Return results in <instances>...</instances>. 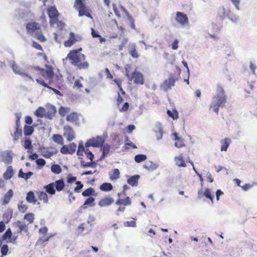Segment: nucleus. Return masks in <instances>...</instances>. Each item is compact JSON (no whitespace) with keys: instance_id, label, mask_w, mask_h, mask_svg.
Here are the masks:
<instances>
[{"instance_id":"f257e3e1","label":"nucleus","mask_w":257,"mask_h":257,"mask_svg":"<svg viewBox=\"0 0 257 257\" xmlns=\"http://www.w3.org/2000/svg\"><path fill=\"white\" fill-rule=\"evenodd\" d=\"M227 100V96L225 94L223 87L220 84H218L216 87V93L213 97L210 104V109L212 108L214 112L218 114L219 108L223 107Z\"/></svg>"},{"instance_id":"f03ea898","label":"nucleus","mask_w":257,"mask_h":257,"mask_svg":"<svg viewBox=\"0 0 257 257\" xmlns=\"http://www.w3.org/2000/svg\"><path fill=\"white\" fill-rule=\"evenodd\" d=\"M82 48L78 49L73 50L68 54L67 58L71 63L74 66L77 67L79 69H87L89 67V64L87 62H82L85 59V56L81 53Z\"/></svg>"},{"instance_id":"7ed1b4c3","label":"nucleus","mask_w":257,"mask_h":257,"mask_svg":"<svg viewBox=\"0 0 257 257\" xmlns=\"http://www.w3.org/2000/svg\"><path fill=\"white\" fill-rule=\"evenodd\" d=\"M27 34L35 37L41 42L46 41V38L42 33L40 25L35 22H28L26 24Z\"/></svg>"},{"instance_id":"20e7f679","label":"nucleus","mask_w":257,"mask_h":257,"mask_svg":"<svg viewBox=\"0 0 257 257\" xmlns=\"http://www.w3.org/2000/svg\"><path fill=\"white\" fill-rule=\"evenodd\" d=\"M9 65L15 74L20 75L22 78H27V80L34 81L33 78L18 65L15 60H11L9 62Z\"/></svg>"},{"instance_id":"39448f33","label":"nucleus","mask_w":257,"mask_h":257,"mask_svg":"<svg viewBox=\"0 0 257 257\" xmlns=\"http://www.w3.org/2000/svg\"><path fill=\"white\" fill-rule=\"evenodd\" d=\"M104 142V138L101 136H97L96 138H93L88 140L85 143V147H100L102 146Z\"/></svg>"},{"instance_id":"423d86ee","label":"nucleus","mask_w":257,"mask_h":257,"mask_svg":"<svg viewBox=\"0 0 257 257\" xmlns=\"http://www.w3.org/2000/svg\"><path fill=\"white\" fill-rule=\"evenodd\" d=\"M175 21L183 28L188 26L189 25V20L187 16L182 12H177L176 13Z\"/></svg>"},{"instance_id":"0eeeda50","label":"nucleus","mask_w":257,"mask_h":257,"mask_svg":"<svg viewBox=\"0 0 257 257\" xmlns=\"http://www.w3.org/2000/svg\"><path fill=\"white\" fill-rule=\"evenodd\" d=\"M39 151L41 155L46 158H50L53 155L57 153V150L53 148L40 147Z\"/></svg>"},{"instance_id":"6e6552de","label":"nucleus","mask_w":257,"mask_h":257,"mask_svg":"<svg viewBox=\"0 0 257 257\" xmlns=\"http://www.w3.org/2000/svg\"><path fill=\"white\" fill-rule=\"evenodd\" d=\"M64 131L63 136L68 141H71L75 138L74 132L70 126L65 125L64 126Z\"/></svg>"},{"instance_id":"1a4fd4ad","label":"nucleus","mask_w":257,"mask_h":257,"mask_svg":"<svg viewBox=\"0 0 257 257\" xmlns=\"http://www.w3.org/2000/svg\"><path fill=\"white\" fill-rule=\"evenodd\" d=\"M176 79L174 77H170L166 80L161 86V89L164 91H167L171 86H174Z\"/></svg>"},{"instance_id":"9d476101","label":"nucleus","mask_w":257,"mask_h":257,"mask_svg":"<svg viewBox=\"0 0 257 257\" xmlns=\"http://www.w3.org/2000/svg\"><path fill=\"white\" fill-rule=\"evenodd\" d=\"M81 37L80 36H76L74 33L70 32L69 34V39L65 42L64 45L65 47H69L75 43L77 41H79Z\"/></svg>"},{"instance_id":"9b49d317","label":"nucleus","mask_w":257,"mask_h":257,"mask_svg":"<svg viewBox=\"0 0 257 257\" xmlns=\"http://www.w3.org/2000/svg\"><path fill=\"white\" fill-rule=\"evenodd\" d=\"M2 161L6 164H10L12 163L13 156L11 151H4L1 153Z\"/></svg>"},{"instance_id":"f8f14e48","label":"nucleus","mask_w":257,"mask_h":257,"mask_svg":"<svg viewBox=\"0 0 257 257\" xmlns=\"http://www.w3.org/2000/svg\"><path fill=\"white\" fill-rule=\"evenodd\" d=\"M134 80V83L136 84H143L144 83V77L140 72L135 71L133 73L130 81Z\"/></svg>"},{"instance_id":"ddd939ff","label":"nucleus","mask_w":257,"mask_h":257,"mask_svg":"<svg viewBox=\"0 0 257 257\" xmlns=\"http://www.w3.org/2000/svg\"><path fill=\"white\" fill-rule=\"evenodd\" d=\"M74 7L75 9L77 10L79 12V17L83 16V11H86V7L84 4L82 2V0H75Z\"/></svg>"},{"instance_id":"4468645a","label":"nucleus","mask_w":257,"mask_h":257,"mask_svg":"<svg viewBox=\"0 0 257 257\" xmlns=\"http://www.w3.org/2000/svg\"><path fill=\"white\" fill-rule=\"evenodd\" d=\"M47 111H46L45 118L52 119L56 113V108L55 106L49 104L47 106Z\"/></svg>"},{"instance_id":"2eb2a0df","label":"nucleus","mask_w":257,"mask_h":257,"mask_svg":"<svg viewBox=\"0 0 257 257\" xmlns=\"http://www.w3.org/2000/svg\"><path fill=\"white\" fill-rule=\"evenodd\" d=\"M230 10L225 9L223 7H220L217 11V17L221 20L226 19L230 14Z\"/></svg>"},{"instance_id":"dca6fc26","label":"nucleus","mask_w":257,"mask_h":257,"mask_svg":"<svg viewBox=\"0 0 257 257\" xmlns=\"http://www.w3.org/2000/svg\"><path fill=\"white\" fill-rule=\"evenodd\" d=\"M154 132L156 133L157 140H161L163 137V131L162 124L160 122H158L155 124Z\"/></svg>"},{"instance_id":"f3484780","label":"nucleus","mask_w":257,"mask_h":257,"mask_svg":"<svg viewBox=\"0 0 257 257\" xmlns=\"http://www.w3.org/2000/svg\"><path fill=\"white\" fill-rule=\"evenodd\" d=\"M140 178L139 175H135L127 180V183L132 187H136L138 184V180Z\"/></svg>"},{"instance_id":"a211bd4d","label":"nucleus","mask_w":257,"mask_h":257,"mask_svg":"<svg viewBox=\"0 0 257 257\" xmlns=\"http://www.w3.org/2000/svg\"><path fill=\"white\" fill-rule=\"evenodd\" d=\"M114 200L111 197H106L105 198L101 199L98 202V205L100 207H105L109 206L113 202Z\"/></svg>"},{"instance_id":"6ab92c4d","label":"nucleus","mask_w":257,"mask_h":257,"mask_svg":"<svg viewBox=\"0 0 257 257\" xmlns=\"http://www.w3.org/2000/svg\"><path fill=\"white\" fill-rule=\"evenodd\" d=\"M16 226L19 228V230H18V233H21L22 231H24L26 233H28V225L26 224L25 223L21 221H18L16 222Z\"/></svg>"},{"instance_id":"aec40b11","label":"nucleus","mask_w":257,"mask_h":257,"mask_svg":"<svg viewBox=\"0 0 257 257\" xmlns=\"http://www.w3.org/2000/svg\"><path fill=\"white\" fill-rule=\"evenodd\" d=\"M26 199L29 203H33L34 204H36V202H37V200L35 197L34 193L32 191L27 193Z\"/></svg>"},{"instance_id":"412c9836","label":"nucleus","mask_w":257,"mask_h":257,"mask_svg":"<svg viewBox=\"0 0 257 257\" xmlns=\"http://www.w3.org/2000/svg\"><path fill=\"white\" fill-rule=\"evenodd\" d=\"M47 14L50 19L56 18L59 15V13L56 8L54 7H51L48 9Z\"/></svg>"},{"instance_id":"4be33fe9","label":"nucleus","mask_w":257,"mask_h":257,"mask_svg":"<svg viewBox=\"0 0 257 257\" xmlns=\"http://www.w3.org/2000/svg\"><path fill=\"white\" fill-rule=\"evenodd\" d=\"M46 192L51 195H54L56 193V190L55 189L54 183H51L47 185L44 187Z\"/></svg>"},{"instance_id":"5701e85b","label":"nucleus","mask_w":257,"mask_h":257,"mask_svg":"<svg viewBox=\"0 0 257 257\" xmlns=\"http://www.w3.org/2000/svg\"><path fill=\"white\" fill-rule=\"evenodd\" d=\"M221 151H226L230 143L231 140L228 138H226L224 140H221Z\"/></svg>"},{"instance_id":"b1692460","label":"nucleus","mask_w":257,"mask_h":257,"mask_svg":"<svg viewBox=\"0 0 257 257\" xmlns=\"http://www.w3.org/2000/svg\"><path fill=\"white\" fill-rule=\"evenodd\" d=\"M132 201L129 197H126L125 199H120V197L117 200L115 204L117 205H123L127 206L131 204Z\"/></svg>"},{"instance_id":"393cba45","label":"nucleus","mask_w":257,"mask_h":257,"mask_svg":"<svg viewBox=\"0 0 257 257\" xmlns=\"http://www.w3.org/2000/svg\"><path fill=\"white\" fill-rule=\"evenodd\" d=\"M14 175V170L12 166H9L4 174V178L5 180L10 179Z\"/></svg>"},{"instance_id":"a878e982","label":"nucleus","mask_w":257,"mask_h":257,"mask_svg":"<svg viewBox=\"0 0 257 257\" xmlns=\"http://www.w3.org/2000/svg\"><path fill=\"white\" fill-rule=\"evenodd\" d=\"M94 198L93 197H89L84 202V204L80 207V209H86L87 206L93 207L95 205Z\"/></svg>"},{"instance_id":"bb28decb","label":"nucleus","mask_w":257,"mask_h":257,"mask_svg":"<svg viewBox=\"0 0 257 257\" xmlns=\"http://www.w3.org/2000/svg\"><path fill=\"white\" fill-rule=\"evenodd\" d=\"M78 120V114L76 112H72L67 116L66 120L70 122H76Z\"/></svg>"},{"instance_id":"cd10ccee","label":"nucleus","mask_w":257,"mask_h":257,"mask_svg":"<svg viewBox=\"0 0 257 257\" xmlns=\"http://www.w3.org/2000/svg\"><path fill=\"white\" fill-rule=\"evenodd\" d=\"M159 166L157 164L153 163L151 161L147 162L144 165V168L148 170L154 171L158 168Z\"/></svg>"},{"instance_id":"c85d7f7f","label":"nucleus","mask_w":257,"mask_h":257,"mask_svg":"<svg viewBox=\"0 0 257 257\" xmlns=\"http://www.w3.org/2000/svg\"><path fill=\"white\" fill-rule=\"evenodd\" d=\"M55 187L57 191H62L65 186L64 181L63 179H60L55 182Z\"/></svg>"},{"instance_id":"c756f323","label":"nucleus","mask_w":257,"mask_h":257,"mask_svg":"<svg viewBox=\"0 0 257 257\" xmlns=\"http://www.w3.org/2000/svg\"><path fill=\"white\" fill-rule=\"evenodd\" d=\"M33 173L32 172H29L25 173L23 172L22 169H20L19 172L18 177L19 178H23L25 180H28L33 175Z\"/></svg>"},{"instance_id":"7c9ffc66","label":"nucleus","mask_w":257,"mask_h":257,"mask_svg":"<svg viewBox=\"0 0 257 257\" xmlns=\"http://www.w3.org/2000/svg\"><path fill=\"white\" fill-rule=\"evenodd\" d=\"M13 196V191L12 189H10L6 193V194L4 196L3 204L4 205L7 204L10 202Z\"/></svg>"},{"instance_id":"2f4dec72","label":"nucleus","mask_w":257,"mask_h":257,"mask_svg":"<svg viewBox=\"0 0 257 257\" xmlns=\"http://www.w3.org/2000/svg\"><path fill=\"white\" fill-rule=\"evenodd\" d=\"M227 19L235 24H237L239 21V16L232 13L231 11H230V14L228 15Z\"/></svg>"},{"instance_id":"473e14b6","label":"nucleus","mask_w":257,"mask_h":257,"mask_svg":"<svg viewBox=\"0 0 257 257\" xmlns=\"http://www.w3.org/2000/svg\"><path fill=\"white\" fill-rule=\"evenodd\" d=\"M175 161L176 164L179 167H185L186 166L185 161L183 160L182 155H180L178 157H176L175 158Z\"/></svg>"},{"instance_id":"72a5a7b5","label":"nucleus","mask_w":257,"mask_h":257,"mask_svg":"<svg viewBox=\"0 0 257 257\" xmlns=\"http://www.w3.org/2000/svg\"><path fill=\"white\" fill-rule=\"evenodd\" d=\"M46 113V109L42 107H39L35 111V115L39 117H45Z\"/></svg>"},{"instance_id":"f704fd0d","label":"nucleus","mask_w":257,"mask_h":257,"mask_svg":"<svg viewBox=\"0 0 257 257\" xmlns=\"http://www.w3.org/2000/svg\"><path fill=\"white\" fill-rule=\"evenodd\" d=\"M113 188L112 185L110 183H104L100 186V189L103 191H109Z\"/></svg>"},{"instance_id":"c9c22d12","label":"nucleus","mask_w":257,"mask_h":257,"mask_svg":"<svg viewBox=\"0 0 257 257\" xmlns=\"http://www.w3.org/2000/svg\"><path fill=\"white\" fill-rule=\"evenodd\" d=\"M120 172L118 169H114L112 174L109 173V177L111 180H116L119 178Z\"/></svg>"},{"instance_id":"e433bc0d","label":"nucleus","mask_w":257,"mask_h":257,"mask_svg":"<svg viewBox=\"0 0 257 257\" xmlns=\"http://www.w3.org/2000/svg\"><path fill=\"white\" fill-rule=\"evenodd\" d=\"M34 132V128L32 126L25 125L24 128V134L26 136L31 135Z\"/></svg>"},{"instance_id":"4c0bfd02","label":"nucleus","mask_w":257,"mask_h":257,"mask_svg":"<svg viewBox=\"0 0 257 257\" xmlns=\"http://www.w3.org/2000/svg\"><path fill=\"white\" fill-rule=\"evenodd\" d=\"M81 165L83 168H86V167H92L94 168L95 166L96 163L94 162H92L91 161L90 162H87L85 163L82 158H81Z\"/></svg>"},{"instance_id":"58836bf2","label":"nucleus","mask_w":257,"mask_h":257,"mask_svg":"<svg viewBox=\"0 0 257 257\" xmlns=\"http://www.w3.org/2000/svg\"><path fill=\"white\" fill-rule=\"evenodd\" d=\"M70 108L68 107H65L63 106H61L59 107L58 112L59 114L61 116H64L65 115H66L67 113H68L70 112Z\"/></svg>"},{"instance_id":"ea45409f","label":"nucleus","mask_w":257,"mask_h":257,"mask_svg":"<svg viewBox=\"0 0 257 257\" xmlns=\"http://www.w3.org/2000/svg\"><path fill=\"white\" fill-rule=\"evenodd\" d=\"M39 199L43 200L44 203L48 204L49 203L48 197L47 193L44 191H41L38 196Z\"/></svg>"},{"instance_id":"a19ab883","label":"nucleus","mask_w":257,"mask_h":257,"mask_svg":"<svg viewBox=\"0 0 257 257\" xmlns=\"http://www.w3.org/2000/svg\"><path fill=\"white\" fill-rule=\"evenodd\" d=\"M51 170L53 173L56 174H59L62 171V169L60 166L58 164H54L52 165Z\"/></svg>"},{"instance_id":"79ce46f5","label":"nucleus","mask_w":257,"mask_h":257,"mask_svg":"<svg viewBox=\"0 0 257 257\" xmlns=\"http://www.w3.org/2000/svg\"><path fill=\"white\" fill-rule=\"evenodd\" d=\"M167 114L173 119H176L178 118V111L176 109H173L172 111L168 109L167 111Z\"/></svg>"},{"instance_id":"37998d69","label":"nucleus","mask_w":257,"mask_h":257,"mask_svg":"<svg viewBox=\"0 0 257 257\" xmlns=\"http://www.w3.org/2000/svg\"><path fill=\"white\" fill-rule=\"evenodd\" d=\"M22 135V128L16 129V131L13 135V140L14 141H17Z\"/></svg>"},{"instance_id":"c03bdc74","label":"nucleus","mask_w":257,"mask_h":257,"mask_svg":"<svg viewBox=\"0 0 257 257\" xmlns=\"http://www.w3.org/2000/svg\"><path fill=\"white\" fill-rule=\"evenodd\" d=\"M94 193V190L93 188L90 187L84 190L82 193V195L84 197H88L93 195Z\"/></svg>"},{"instance_id":"a18cd8bd","label":"nucleus","mask_w":257,"mask_h":257,"mask_svg":"<svg viewBox=\"0 0 257 257\" xmlns=\"http://www.w3.org/2000/svg\"><path fill=\"white\" fill-rule=\"evenodd\" d=\"M147 159V156L144 154H138L135 156V161L137 163H141Z\"/></svg>"},{"instance_id":"49530a36","label":"nucleus","mask_w":257,"mask_h":257,"mask_svg":"<svg viewBox=\"0 0 257 257\" xmlns=\"http://www.w3.org/2000/svg\"><path fill=\"white\" fill-rule=\"evenodd\" d=\"M53 140L55 142L59 144L62 145L63 143V139L60 135H54L53 136Z\"/></svg>"},{"instance_id":"de8ad7c7","label":"nucleus","mask_w":257,"mask_h":257,"mask_svg":"<svg viewBox=\"0 0 257 257\" xmlns=\"http://www.w3.org/2000/svg\"><path fill=\"white\" fill-rule=\"evenodd\" d=\"M24 146L26 149L28 150V152L30 153L29 150H32L33 148L31 140L29 139H26Z\"/></svg>"},{"instance_id":"09e8293b","label":"nucleus","mask_w":257,"mask_h":257,"mask_svg":"<svg viewBox=\"0 0 257 257\" xmlns=\"http://www.w3.org/2000/svg\"><path fill=\"white\" fill-rule=\"evenodd\" d=\"M12 236V233L11 230L10 228H8L2 236L3 240H7L8 239L10 240Z\"/></svg>"},{"instance_id":"8fccbe9b","label":"nucleus","mask_w":257,"mask_h":257,"mask_svg":"<svg viewBox=\"0 0 257 257\" xmlns=\"http://www.w3.org/2000/svg\"><path fill=\"white\" fill-rule=\"evenodd\" d=\"M9 251V246L7 244H4L1 247V252L3 256L7 255Z\"/></svg>"},{"instance_id":"3c124183","label":"nucleus","mask_w":257,"mask_h":257,"mask_svg":"<svg viewBox=\"0 0 257 257\" xmlns=\"http://www.w3.org/2000/svg\"><path fill=\"white\" fill-rule=\"evenodd\" d=\"M69 148V154H73L76 151L77 146L76 144L74 143H72L68 146Z\"/></svg>"},{"instance_id":"603ef678","label":"nucleus","mask_w":257,"mask_h":257,"mask_svg":"<svg viewBox=\"0 0 257 257\" xmlns=\"http://www.w3.org/2000/svg\"><path fill=\"white\" fill-rule=\"evenodd\" d=\"M24 219L29 221L30 223L33 222L34 219V214L32 213L26 214L24 216Z\"/></svg>"},{"instance_id":"864d4df0","label":"nucleus","mask_w":257,"mask_h":257,"mask_svg":"<svg viewBox=\"0 0 257 257\" xmlns=\"http://www.w3.org/2000/svg\"><path fill=\"white\" fill-rule=\"evenodd\" d=\"M23 201L18 205V209L20 212H25L28 209V206L23 204Z\"/></svg>"},{"instance_id":"5fc2aeb1","label":"nucleus","mask_w":257,"mask_h":257,"mask_svg":"<svg viewBox=\"0 0 257 257\" xmlns=\"http://www.w3.org/2000/svg\"><path fill=\"white\" fill-rule=\"evenodd\" d=\"M101 150L102 151V154L106 156L109 152L110 147L108 145L106 144L102 146Z\"/></svg>"},{"instance_id":"6e6d98bb","label":"nucleus","mask_w":257,"mask_h":257,"mask_svg":"<svg viewBox=\"0 0 257 257\" xmlns=\"http://www.w3.org/2000/svg\"><path fill=\"white\" fill-rule=\"evenodd\" d=\"M233 6L235 7V9L237 11H240V8L239 7L240 3L241 0H230Z\"/></svg>"},{"instance_id":"4d7b16f0","label":"nucleus","mask_w":257,"mask_h":257,"mask_svg":"<svg viewBox=\"0 0 257 257\" xmlns=\"http://www.w3.org/2000/svg\"><path fill=\"white\" fill-rule=\"evenodd\" d=\"M127 19L128 20L129 22H130V26H131V28H132L133 29L135 30L136 28H135V25L134 20L131 16V15H129L128 13L127 14Z\"/></svg>"},{"instance_id":"13d9d810","label":"nucleus","mask_w":257,"mask_h":257,"mask_svg":"<svg viewBox=\"0 0 257 257\" xmlns=\"http://www.w3.org/2000/svg\"><path fill=\"white\" fill-rule=\"evenodd\" d=\"M204 195L207 198L211 200L212 201L213 200V197L212 196L210 191L208 188H206L204 192Z\"/></svg>"},{"instance_id":"bf43d9fd","label":"nucleus","mask_w":257,"mask_h":257,"mask_svg":"<svg viewBox=\"0 0 257 257\" xmlns=\"http://www.w3.org/2000/svg\"><path fill=\"white\" fill-rule=\"evenodd\" d=\"M76 184L77 185V186L75 187L74 191L75 192H79L80 190L83 188V185L80 181H76Z\"/></svg>"},{"instance_id":"052dcab7","label":"nucleus","mask_w":257,"mask_h":257,"mask_svg":"<svg viewBox=\"0 0 257 257\" xmlns=\"http://www.w3.org/2000/svg\"><path fill=\"white\" fill-rule=\"evenodd\" d=\"M36 163L38 166L43 167L46 164V161L42 158H39L36 160Z\"/></svg>"},{"instance_id":"680f3d73","label":"nucleus","mask_w":257,"mask_h":257,"mask_svg":"<svg viewBox=\"0 0 257 257\" xmlns=\"http://www.w3.org/2000/svg\"><path fill=\"white\" fill-rule=\"evenodd\" d=\"M124 226L126 227H135L136 226V223L134 220H132L130 221H125L124 222Z\"/></svg>"},{"instance_id":"e2e57ef3","label":"nucleus","mask_w":257,"mask_h":257,"mask_svg":"<svg viewBox=\"0 0 257 257\" xmlns=\"http://www.w3.org/2000/svg\"><path fill=\"white\" fill-rule=\"evenodd\" d=\"M46 74L47 77L49 79L52 78L53 77V74H54L53 71L52 69L51 68H49L48 69H47L46 71Z\"/></svg>"},{"instance_id":"0e129e2a","label":"nucleus","mask_w":257,"mask_h":257,"mask_svg":"<svg viewBox=\"0 0 257 257\" xmlns=\"http://www.w3.org/2000/svg\"><path fill=\"white\" fill-rule=\"evenodd\" d=\"M130 189V187L128 186H127V185H124L123 186V191L121 193H117L118 197H120V196L122 195L124 196H125L126 195L125 191Z\"/></svg>"},{"instance_id":"69168bd1","label":"nucleus","mask_w":257,"mask_h":257,"mask_svg":"<svg viewBox=\"0 0 257 257\" xmlns=\"http://www.w3.org/2000/svg\"><path fill=\"white\" fill-rule=\"evenodd\" d=\"M60 152L62 154H69V148L68 146H63L60 150Z\"/></svg>"},{"instance_id":"338daca9","label":"nucleus","mask_w":257,"mask_h":257,"mask_svg":"<svg viewBox=\"0 0 257 257\" xmlns=\"http://www.w3.org/2000/svg\"><path fill=\"white\" fill-rule=\"evenodd\" d=\"M130 54L133 58H138L139 57L135 46L131 49Z\"/></svg>"},{"instance_id":"774afa93","label":"nucleus","mask_w":257,"mask_h":257,"mask_svg":"<svg viewBox=\"0 0 257 257\" xmlns=\"http://www.w3.org/2000/svg\"><path fill=\"white\" fill-rule=\"evenodd\" d=\"M85 153L86 154V156L88 158H89L91 161H93L94 158V155L88 149H86L85 151Z\"/></svg>"}]
</instances>
